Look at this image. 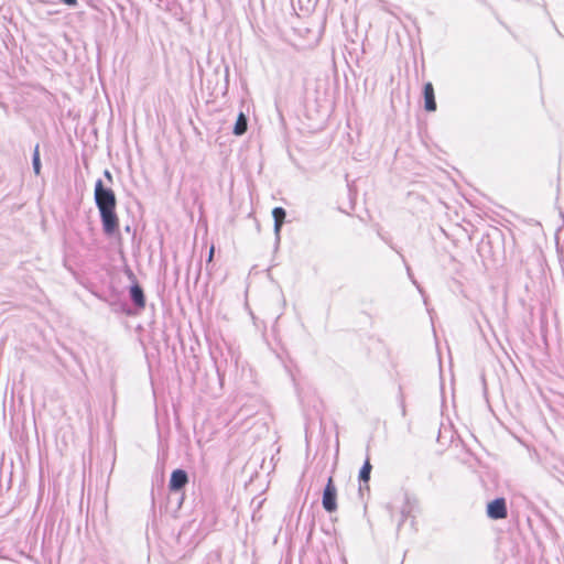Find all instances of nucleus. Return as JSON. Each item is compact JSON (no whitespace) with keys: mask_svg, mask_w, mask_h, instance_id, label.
<instances>
[{"mask_svg":"<svg viewBox=\"0 0 564 564\" xmlns=\"http://www.w3.org/2000/svg\"><path fill=\"white\" fill-rule=\"evenodd\" d=\"M487 516L492 520L506 519L508 516L505 498H497L487 505Z\"/></svg>","mask_w":564,"mask_h":564,"instance_id":"7ed1b4c3","label":"nucleus"},{"mask_svg":"<svg viewBox=\"0 0 564 564\" xmlns=\"http://www.w3.org/2000/svg\"><path fill=\"white\" fill-rule=\"evenodd\" d=\"M95 200L105 234L113 235L119 229V218L116 214L117 199L112 189L104 187L101 180H98L95 185Z\"/></svg>","mask_w":564,"mask_h":564,"instance_id":"f257e3e1","label":"nucleus"},{"mask_svg":"<svg viewBox=\"0 0 564 564\" xmlns=\"http://www.w3.org/2000/svg\"><path fill=\"white\" fill-rule=\"evenodd\" d=\"M187 474L183 469H176L171 475L170 489L174 491L180 490L187 484Z\"/></svg>","mask_w":564,"mask_h":564,"instance_id":"20e7f679","label":"nucleus"},{"mask_svg":"<svg viewBox=\"0 0 564 564\" xmlns=\"http://www.w3.org/2000/svg\"><path fill=\"white\" fill-rule=\"evenodd\" d=\"M214 254H215V246H214V245H212V246H210V249H209V253H208V260H207L208 262H212V261H213V259H214Z\"/></svg>","mask_w":564,"mask_h":564,"instance_id":"9b49d317","label":"nucleus"},{"mask_svg":"<svg viewBox=\"0 0 564 564\" xmlns=\"http://www.w3.org/2000/svg\"><path fill=\"white\" fill-rule=\"evenodd\" d=\"M62 1L68 6H75L77 3V0H62Z\"/></svg>","mask_w":564,"mask_h":564,"instance_id":"f8f14e48","label":"nucleus"},{"mask_svg":"<svg viewBox=\"0 0 564 564\" xmlns=\"http://www.w3.org/2000/svg\"><path fill=\"white\" fill-rule=\"evenodd\" d=\"M424 95V108L426 111H435L436 110V101L434 95V87L432 83H426L423 89Z\"/></svg>","mask_w":564,"mask_h":564,"instance_id":"39448f33","label":"nucleus"},{"mask_svg":"<svg viewBox=\"0 0 564 564\" xmlns=\"http://www.w3.org/2000/svg\"><path fill=\"white\" fill-rule=\"evenodd\" d=\"M247 131V118L246 116L241 112L239 113L238 118H237V121L235 123V127H234V133L236 135H241L243 134L245 132Z\"/></svg>","mask_w":564,"mask_h":564,"instance_id":"1a4fd4ad","label":"nucleus"},{"mask_svg":"<svg viewBox=\"0 0 564 564\" xmlns=\"http://www.w3.org/2000/svg\"><path fill=\"white\" fill-rule=\"evenodd\" d=\"M33 169H34V173L36 175H39L40 172H41L40 147H39V144L35 147L34 153H33Z\"/></svg>","mask_w":564,"mask_h":564,"instance_id":"9d476101","label":"nucleus"},{"mask_svg":"<svg viewBox=\"0 0 564 564\" xmlns=\"http://www.w3.org/2000/svg\"><path fill=\"white\" fill-rule=\"evenodd\" d=\"M285 210L282 207H275L272 210V216L274 218V230L279 232L285 219Z\"/></svg>","mask_w":564,"mask_h":564,"instance_id":"0eeeda50","label":"nucleus"},{"mask_svg":"<svg viewBox=\"0 0 564 564\" xmlns=\"http://www.w3.org/2000/svg\"><path fill=\"white\" fill-rule=\"evenodd\" d=\"M371 470H372V465H371L370 459L368 457L366 459L364 466L361 467L360 471H359V479L361 481H364L365 484H368V481L370 479ZM366 487H367V489L369 488L368 485H366Z\"/></svg>","mask_w":564,"mask_h":564,"instance_id":"6e6552de","label":"nucleus"},{"mask_svg":"<svg viewBox=\"0 0 564 564\" xmlns=\"http://www.w3.org/2000/svg\"><path fill=\"white\" fill-rule=\"evenodd\" d=\"M337 489L333 477H329L323 492L322 505L327 512H334L337 509Z\"/></svg>","mask_w":564,"mask_h":564,"instance_id":"f03ea898","label":"nucleus"},{"mask_svg":"<svg viewBox=\"0 0 564 564\" xmlns=\"http://www.w3.org/2000/svg\"><path fill=\"white\" fill-rule=\"evenodd\" d=\"M130 296H131V300L133 301V303L139 308H143L145 306V296H144L143 290L139 283H134L130 288Z\"/></svg>","mask_w":564,"mask_h":564,"instance_id":"423d86ee","label":"nucleus"}]
</instances>
